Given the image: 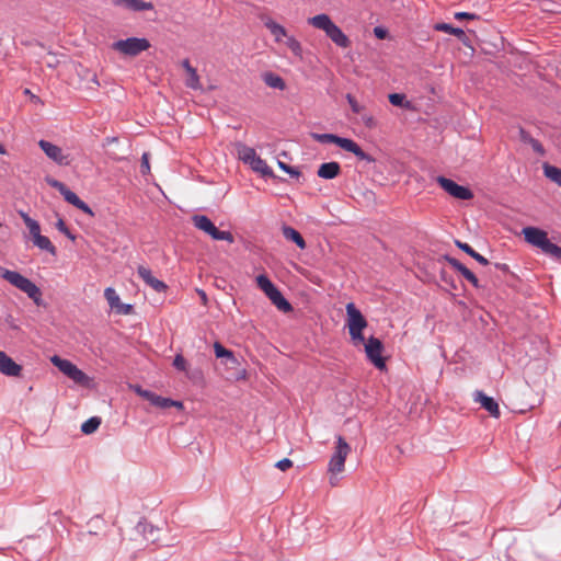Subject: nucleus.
Masks as SVG:
<instances>
[{"label":"nucleus","instance_id":"a18cd8bd","mask_svg":"<svg viewBox=\"0 0 561 561\" xmlns=\"http://www.w3.org/2000/svg\"><path fill=\"white\" fill-rule=\"evenodd\" d=\"M48 184L56 188L60 194L66 190V185L58 180H48Z\"/></svg>","mask_w":561,"mask_h":561},{"label":"nucleus","instance_id":"37998d69","mask_svg":"<svg viewBox=\"0 0 561 561\" xmlns=\"http://www.w3.org/2000/svg\"><path fill=\"white\" fill-rule=\"evenodd\" d=\"M275 467L282 471H286L293 467V461L288 458H284L275 463Z\"/></svg>","mask_w":561,"mask_h":561},{"label":"nucleus","instance_id":"58836bf2","mask_svg":"<svg viewBox=\"0 0 561 561\" xmlns=\"http://www.w3.org/2000/svg\"><path fill=\"white\" fill-rule=\"evenodd\" d=\"M346 100H347V103L350 104L352 111L355 113V114H363V112H365V106L363 104H360L354 95L352 94H346Z\"/></svg>","mask_w":561,"mask_h":561},{"label":"nucleus","instance_id":"4be33fe9","mask_svg":"<svg viewBox=\"0 0 561 561\" xmlns=\"http://www.w3.org/2000/svg\"><path fill=\"white\" fill-rule=\"evenodd\" d=\"M340 173L341 165L334 161L322 163L317 171L318 176L325 180H332Z\"/></svg>","mask_w":561,"mask_h":561},{"label":"nucleus","instance_id":"de8ad7c7","mask_svg":"<svg viewBox=\"0 0 561 561\" xmlns=\"http://www.w3.org/2000/svg\"><path fill=\"white\" fill-rule=\"evenodd\" d=\"M374 34H375V36H376L377 38H379V39H383V38H386V37H387L388 32H387V30H385V28H382V27H380V26H377V27H375V28H374Z\"/></svg>","mask_w":561,"mask_h":561},{"label":"nucleus","instance_id":"f8f14e48","mask_svg":"<svg viewBox=\"0 0 561 561\" xmlns=\"http://www.w3.org/2000/svg\"><path fill=\"white\" fill-rule=\"evenodd\" d=\"M39 148L45 152V154L56 162L59 165H68L69 164V156L64 153V150L58 147L57 145H54L50 141L47 140H39L38 141Z\"/></svg>","mask_w":561,"mask_h":561},{"label":"nucleus","instance_id":"412c9836","mask_svg":"<svg viewBox=\"0 0 561 561\" xmlns=\"http://www.w3.org/2000/svg\"><path fill=\"white\" fill-rule=\"evenodd\" d=\"M64 198L71 204L72 206L77 207L78 209L82 210L83 213L88 214L89 216H94L92 209L89 207L88 204H85L82 199L78 197L76 193L70 191L68 187L61 193Z\"/></svg>","mask_w":561,"mask_h":561},{"label":"nucleus","instance_id":"5701e85b","mask_svg":"<svg viewBox=\"0 0 561 561\" xmlns=\"http://www.w3.org/2000/svg\"><path fill=\"white\" fill-rule=\"evenodd\" d=\"M182 66H183V68L185 69V71L187 73V78L185 80L186 87H188L191 89H194V90L201 89L202 84H201V81H199V76L197 75L196 69L191 66L190 60L188 59H184L182 61Z\"/></svg>","mask_w":561,"mask_h":561},{"label":"nucleus","instance_id":"c03bdc74","mask_svg":"<svg viewBox=\"0 0 561 561\" xmlns=\"http://www.w3.org/2000/svg\"><path fill=\"white\" fill-rule=\"evenodd\" d=\"M455 19L457 20H474L477 19V15L469 12H456Z\"/></svg>","mask_w":561,"mask_h":561},{"label":"nucleus","instance_id":"c9c22d12","mask_svg":"<svg viewBox=\"0 0 561 561\" xmlns=\"http://www.w3.org/2000/svg\"><path fill=\"white\" fill-rule=\"evenodd\" d=\"M100 424H101L100 417H98V416L90 417L88 421H85L81 425V431L84 434H92L99 428Z\"/></svg>","mask_w":561,"mask_h":561},{"label":"nucleus","instance_id":"5fc2aeb1","mask_svg":"<svg viewBox=\"0 0 561 561\" xmlns=\"http://www.w3.org/2000/svg\"><path fill=\"white\" fill-rule=\"evenodd\" d=\"M202 298H203V299H206V295H205V293H202Z\"/></svg>","mask_w":561,"mask_h":561},{"label":"nucleus","instance_id":"20e7f679","mask_svg":"<svg viewBox=\"0 0 561 561\" xmlns=\"http://www.w3.org/2000/svg\"><path fill=\"white\" fill-rule=\"evenodd\" d=\"M312 138L321 144H334L345 151L352 152L359 160L375 162V159L366 153L357 142L350 138H343L334 134H312Z\"/></svg>","mask_w":561,"mask_h":561},{"label":"nucleus","instance_id":"c85d7f7f","mask_svg":"<svg viewBox=\"0 0 561 561\" xmlns=\"http://www.w3.org/2000/svg\"><path fill=\"white\" fill-rule=\"evenodd\" d=\"M237 152L239 159L245 164H250L251 161H253L254 158L257 156L253 148L248 147L243 144L237 145Z\"/></svg>","mask_w":561,"mask_h":561},{"label":"nucleus","instance_id":"c756f323","mask_svg":"<svg viewBox=\"0 0 561 561\" xmlns=\"http://www.w3.org/2000/svg\"><path fill=\"white\" fill-rule=\"evenodd\" d=\"M214 351L217 358H226L227 363L231 365H238V359L233 353L225 348L219 342L214 344Z\"/></svg>","mask_w":561,"mask_h":561},{"label":"nucleus","instance_id":"3c124183","mask_svg":"<svg viewBox=\"0 0 561 561\" xmlns=\"http://www.w3.org/2000/svg\"><path fill=\"white\" fill-rule=\"evenodd\" d=\"M286 173H288L290 176H294V178H299L300 176V171H298L297 169L293 168L289 165V168L285 171Z\"/></svg>","mask_w":561,"mask_h":561},{"label":"nucleus","instance_id":"79ce46f5","mask_svg":"<svg viewBox=\"0 0 561 561\" xmlns=\"http://www.w3.org/2000/svg\"><path fill=\"white\" fill-rule=\"evenodd\" d=\"M140 172L144 175H147L150 173L149 153L148 152H145L141 156Z\"/></svg>","mask_w":561,"mask_h":561},{"label":"nucleus","instance_id":"39448f33","mask_svg":"<svg viewBox=\"0 0 561 561\" xmlns=\"http://www.w3.org/2000/svg\"><path fill=\"white\" fill-rule=\"evenodd\" d=\"M351 453V446L346 440L339 436L336 439V446L333 455L330 458L328 471L330 473V484L335 486L337 484L336 474L344 471L345 460Z\"/></svg>","mask_w":561,"mask_h":561},{"label":"nucleus","instance_id":"a19ab883","mask_svg":"<svg viewBox=\"0 0 561 561\" xmlns=\"http://www.w3.org/2000/svg\"><path fill=\"white\" fill-rule=\"evenodd\" d=\"M173 366H174L178 370L186 371V368H187V362H186V359H185L181 354H178V355L174 357Z\"/></svg>","mask_w":561,"mask_h":561},{"label":"nucleus","instance_id":"7ed1b4c3","mask_svg":"<svg viewBox=\"0 0 561 561\" xmlns=\"http://www.w3.org/2000/svg\"><path fill=\"white\" fill-rule=\"evenodd\" d=\"M368 325L367 320L353 302L346 305V327L354 346L364 344L363 331Z\"/></svg>","mask_w":561,"mask_h":561},{"label":"nucleus","instance_id":"ea45409f","mask_svg":"<svg viewBox=\"0 0 561 561\" xmlns=\"http://www.w3.org/2000/svg\"><path fill=\"white\" fill-rule=\"evenodd\" d=\"M56 228L58 231H60L61 233H64L67 238H69L70 240L75 241L76 240V236L71 233V231L68 229L65 220L62 218H59L56 222Z\"/></svg>","mask_w":561,"mask_h":561},{"label":"nucleus","instance_id":"8fccbe9b","mask_svg":"<svg viewBox=\"0 0 561 561\" xmlns=\"http://www.w3.org/2000/svg\"><path fill=\"white\" fill-rule=\"evenodd\" d=\"M131 389L138 394L140 396L141 398L145 399V393H149L150 391L149 390H145L142 389L140 386L136 385V386H131Z\"/></svg>","mask_w":561,"mask_h":561},{"label":"nucleus","instance_id":"9b49d317","mask_svg":"<svg viewBox=\"0 0 561 561\" xmlns=\"http://www.w3.org/2000/svg\"><path fill=\"white\" fill-rule=\"evenodd\" d=\"M436 182L439 186L455 198L468 201L473 197V193L466 186H461L450 179L437 176Z\"/></svg>","mask_w":561,"mask_h":561},{"label":"nucleus","instance_id":"2eb2a0df","mask_svg":"<svg viewBox=\"0 0 561 561\" xmlns=\"http://www.w3.org/2000/svg\"><path fill=\"white\" fill-rule=\"evenodd\" d=\"M22 366L16 364L4 352L0 351V373L9 377H20L22 374Z\"/></svg>","mask_w":561,"mask_h":561},{"label":"nucleus","instance_id":"393cba45","mask_svg":"<svg viewBox=\"0 0 561 561\" xmlns=\"http://www.w3.org/2000/svg\"><path fill=\"white\" fill-rule=\"evenodd\" d=\"M434 30L439 31V32H445V33H448V34H451V35H455L465 45H467V46L469 45V43H468L469 38L466 35V33L463 32V30H461V28L454 27V26H451L450 24H447V23H436L434 25Z\"/></svg>","mask_w":561,"mask_h":561},{"label":"nucleus","instance_id":"a211bd4d","mask_svg":"<svg viewBox=\"0 0 561 561\" xmlns=\"http://www.w3.org/2000/svg\"><path fill=\"white\" fill-rule=\"evenodd\" d=\"M113 3L133 12L153 10V3L144 0H113Z\"/></svg>","mask_w":561,"mask_h":561},{"label":"nucleus","instance_id":"864d4df0","mask_svg":"<svg viewBox=\"0 0 561 561\" xmlns=\"http://www.w3.org/2000/svg\"><path fill=\"white\" fill-rule=\"evenodd\" d=\"M0 153H1V154H4V153H5V150H4V148H3V146H2V145H0Z\"/></svg>","mask_w":561,"mask_h":561},{"label":"nucleus","instance_id":"2f4dec72","mask_svg":"<svg viewBox=\"0 0 561 561\" xmlns=\"http://www.w3.org/2000/svg\"><path fill=\"white\" fill-rule=\"evenodd\" d=\"M263 80L270 88L284 90L286 88L285 81L282 77L273 72H266L263 75Z\"/></svg>","mask_w":561,"mask_h":561},{"label":"nucleus","instance_id":"0eeeda50","mask_svg":"<svg viewBox=\"0 0 561 561\" xmlns=\"http://www.w3.org/2000/svg\"><path fill=\"white\" fill-rule=\"evenodd\" d=\"M150 46V42L147 38L129 37L113 43L112 49L124 56L135 57L149 49Z\"/></svg>","mask_w":561,"mask_h":561},{"label":"nucleus","instance_id":"e433bc0d","mask_svg":"<svg viewBox=\"0 0 561 561\" xmlns=\"http://www.w3.org/2000/svg\"><path fill=\"white\" fill-rule=\"evenodd\" d=\"M285 44L295 56L301 57L302 47H301L300 43L294 36H288L286 38Z\"/></svg>","mask_w":561,"mask_h":561},{"label":"nucleus","instance_id":"6e6552de","mask_svg":"<svg viewBox=\"0 0 561 561\" xmlns=\"http://www.w3.org/2000/svg\"><path fill=\"white\" fill-rule=\"evenodd\" d=\"M192 220L197 229L204 231L214 240L227 241L229 243L234 242V238L230 231L219 230L207 216L195 215Z\"/></svg>","mask_w":561,"mask_h":561},{"label":"nucleus","instance_id":"72a5a7b5","mask_svg":"<svg viewBox=\"0 0 561 561\" xmlns=\"http://www.w3.org/2000/svg\"><path fill=\"white\" fill-rule=\"evenodd\" d=\"M33 243L35 247H37L38 249L41 250H44L48 253H50L51 255H56L57 251H56V248L55 245L51 243V241L45 237V236H39L37 237L35 240H33Z\"/></svg>","mask_w":561,"mask_h":561},{"label":"nucleus","instance_id":"ddd939ff","mask_svg":"<svg viewBox=\"0 0 561 561\" xmlns=\"http://www.w3.org/2000/svg\"><path fill=\"white\" fill-rule=\"evenodd\" d=\"M104 297L107 300L111 309H113L118 314H130L133 313V306L128 304H123L116 290L112 287H107L104 290Z\"/></svg>","mask_w":561,"mask_h":561},{"label":"nucleus","instance_id":"f03ea898","mask_svg":"<svg viewBox=\"0 0 561 561\" xmlns=\"http://www.w3.org/2000/svg\"><path fill=\"white\" fill-rule=\"evenodd\" d=\"M308 23L313 27L321 30L325 35L339 47L347 48L351 45V41L343 33V31L332 21V19L325 14H317L308 19Z\"/></svg>","mask_w":561,"mask_h":561},{"label":"nucleus","instance_id":"49530a36","mask_svg":"<svg viewBox=\"0 0 561 561\" xmlns=\"http://www.w3.org/2000/svg\"><path fill=\"white\" fill-rule=\"evenodd\" d=\"M529 144L531 145L533 149H534L536 152H538V153H540V154H543V153H545L543 147H542V145H541L538 140H536V139H534V138H530V139H529Z\"/></svg>","mask_w":561,"mask_h":561},{"label":"nucleus","instance_id":"aec40b11","mask_svg":"<svg viewBox=\"0 0 561 561\" xmlns=\"http://www.w3.org/2000/svg\"><path fill=\"white\" fill-rule=\"evenodd\" d=\"M262 21H263L265 27L274 36V39L276 43H280L283 41V38L288 37L286 28L283 25L276 23L271 18H268V16L262 18Z\"/></svg>","mask_w":561,"mask_h":561},{"label":"nucleus","instance_id":"bb28decb","mask_svg":"<svg viewBox=\"0 0 561 561\" xmlns=\"http://www.w3.org/2000/svg\"><path fill=\"white\" fill-rule=\"evenodd\" d=\"M249 165L254 172L260 173L262 176H274L273 170L267 165L266 161L259 156H256Z\"/></svg>","mask_w":561,"mask_h":561},{"label":"nucleus","instance_id":"f704fd0d","mask_svg":"<svg viewBox=\"0 0 561 561\" xmlns=\"http://www.w3.org/2000/svg\"><path fill=\"white\" fill-rule=\"evenodd\" d=\"M540 250L551 257L561 259V248L554 243H552L549 239L545 242V244L540 248Z\"/></svg>","mask_w":561,"mask_h":561},{"label":"nucleus","instance_id":"9d476101","mask_svg":"<svg viewBox=\"0 0 561 561\" xmlns=\"http://www.w3.org/2000/svg\"><path fill=\"white\" fill-rule=\"evenodd\" d=\"M50 362L62 374L72 379L75 382L84 385L89 381V377L70 360L60 358L59 356L55 355L50 358Z\"/></svg>","mask_w":561,"mask_h":561},{"label":"nucleus","instance_id":"4468645a","mask_svg":"<svg viewBox=\"0 0 561 561\" xmlns=\"http://www.w3.org/2000/svg\"><path fill=\"white\" fill-rule=\"evenodd\" d=\"M525 241L536 248H541L549 239L548 233L536 227H525L522 230Z\"/></svg>","mask_w":561,"mask_h":561},{"label":"nucleus","instance_id":"6ab92c4d","mask_svg":"<svg viewBox=\"0 0 561 561\" xmlns=\"http://www.w3.org/2000/svg\"><path fill=\"white\" fill-rule=\"evenodd\" d=\"M145 400L149 401L152 405L160 409H168L171 407L183 409V403L181 401H174L169 398H163L151 391L149 393H145Z\"/></svg>","mask_w":561,"mask_h":561},{"label":"nucleus","instance_id":"b1692460","mask_svg":"<svg viewBox=\"0 0 561 561\" xmlns=\"http://www.w3.org/2000/svg\"><path fill=\"white\" fill-rule=\"evenodd\" d=\"M449 264L458 271L469 283H471L476 288L480 287L479 279L477 276L467 268L462 263H460L456 259H448Z\"/></svg>","mask_w":561,"mask_h":561},{"label":"nucleus","instance_id":"603ef678","mask_svg":"<svg viewBox=\"0 0 561 561\" xmlns=\"http://www.w3.org/2000/svg\"><path fill=\"white\" fill-rule=\"evenodd\" d=\"M277 165H278L283 171H286V170L289 168V165H288V164H286V163H285V162H283V161H278V162H277Z\"/></svg>","mask_w":561,"mask_h":561},{"label":"nucleus","instance_id":"4c0bfd02","mask_svg":"<svg viewBox=\"0 0 561 561\" xmlns=\"http://www.w3.org/2000/svg\"><path fill=\"white\" fill-rule=\"evenodd\" d=\"M389 102L394 106L410 107V102L405 101V95L400 93H391L388 96Z\"/></svg>","mask_w":561,"mask_h":561},{"label":"nucleus","instance_id":"423d86ee","mask_svg":"<svg viewBox=\"0 0 561 561\" xmlns=\"http://www.w3.org/2000/svg\"><path fill=\"white\" fill-rule=\"evenodd\" d=\"M256 284L278 310L283 312L291 311V305L284 298L282 293L276 288V286L266 275H259L256 277Z\"/></svg>","mask_w":561,"mask_h":561},{"label":"nucleus","instance_id":"dca6fc26","mask_svg":"<svg viewBox=\"0 0 561 561\" xmlns=\"http://www.w3.org/2000/svg\"><path fill=\"white\" fill-rule=\"evenodd\" d=\"M137 273L139 277L154 291L162 293L167 290V285L162 280L156 278L148 267L140 265L138 266Z\"/></svg>","mask_w":561,"mask_h":561},{"label":"nucleus","instance_id":"1a4fd4ad","mask_svg":"<svg viewBox=\"0 0 561 561\" xmlns=\"http://www.w3.org/2000/svg\"><path fill=\"white\" fill-rule=\"evenodd\" d=\"M364 346L366 356L368 360L378 369L382 370L386 368V360L382 357L383 344L382 342L375 337L370 336L368 340L364 339Z\"/></svg>","mask_w":561,"mask_h":561},{"label":"nucleus","instance_id":"f3484780","mask_svg":"<svg viewBox=\"0 0 561 561\" xmlns=\"http://www.w3.org/2000/svg\"><path fill=\"white\" fill-rule=\"evenodd\" d=\"M474 401L480 403L481 407L486 410L491 416L499 417L501 412L497 402L491 398L484 394L482 391H476L474 392Z\"/></svg>","mask_w":561,"mask_h":561},{"label":"nucleus","instance_id":"7c9ffc66","mask_svg":"<svg viewBox=\"0 0 561 561\" xmlns=\"http://www.w3.org/2000/svg\"><path fill=\"white\" fill-rule=\"evenodd\" d=\"M455 244L460 250H462L465 253H467L472 259H474L477 262H479L480 264H482V265H488L489 264V261L484 256H482L481 254L476 252L468 243H465V242H461L459 240H456Z\"/></svg>","mask_w":561,"mask_h":561},{"label":"nucleus","instance_id":"473e14b6","mask_svg":"<svg viewBox=\"0 0 561 561\" xmlns=\"http://www.w3.org/2000/svg\"><path fill=\"white\" fill-rule=\"evenodd\" d=\"M542 169H543V174L546 178H548L550 181L554 182L557 185L561 186V169L560 168H557L549 163H545Z\"/></svg>","mask_w":561,"mask_h":561},{"label":"nucleus","instance_id":"f257e3e1","mask_svg":"<svg viewBox=\"0 0 561 561\" xmlns=\"http://www.w3.org/2000/svg\"><path fill=\"white\" fill-rule=\"evenodd\" d=\"M0 277L10 283L15 288L26 294L27 297L32 299L36 306L43 305L42 290L36 284H34L27 277L23 276L16 271H11L1 266Z\"/></svg>","mask_w":561,"mask_h":561},{"label":"nucleus","instance_id":"a878e982","mask_svg":"<svg viewBox=\"0 0 561 561\" xmlns=\"http://www.w3.org/2000/svg\"><path fill=\"white\" fill-rule=\"evenodd\" d=\"M282 232L286 240L296 243V245L301 250L306 249V247H307L306 241L302 238V236L299 233V231H297L296 229H294L290 226H283Z\"/></svg>","mask_w":561,"mask_h":561},{"label":"nucleus","instance_id":"09e8293b","mask_svg":"<svg viewBox=\"0 0 561 561\" xmlns=\"http://www.w3.org/2000/svg\"><path fill=\"white\" fill-rule=\"evenodd\" d=\"M362 119L365 123V125L368 127H373L375 125L374 117L371 115L366 114L365 112H363V114H362Z\"/></svg>","mask_w":561,"mask_h":561},{"label":"nucleus","instance_id":"cd10ccee","mask_svg":"<svg viewBox=\"0 0 561 561\" xmlns=\"http://www.w3.org/2000/svg\"><path fill=\"white\" fill-rule=\"evenodd\" d=\"M19 214H20L21 218L23 219V222L27 227V229L30 231V234L32 237V240H35L37 237H39L41 236V226H39V224L35 219L31 218L24 211H20Z\"/></svg>","mask_w":561,"mask_h":561}]
</instances>
